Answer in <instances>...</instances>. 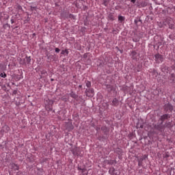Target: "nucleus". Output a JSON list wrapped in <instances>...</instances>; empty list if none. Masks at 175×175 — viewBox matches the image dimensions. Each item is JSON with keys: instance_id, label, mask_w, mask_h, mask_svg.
I'll return each mask as SVG.
<instances>
[{"instance_id": "nucleus-1", "label": "nucleus", "mask_w": 175, "mask_h": 175, "mask_svg": "<svg viewBox=\"0 0 175 175\" xmlns=\"http://www.w3.org/2000/svg\"><path fill=\"white\" fill-rule=\"evenodd\" d=\"M163 109L164 112L170 114V113H173V111L174 110V106L168 102L163 105Z\"/></svg>"}, {"instance_id": "nucleus-2", "label": "nucleus", "mask_w": 175, "mask_h": 175, "mask_svg": "<svg viewBox=\"0 0 175 175\" xmlns=\"http://www.w3.org/2000/svg\"><path fill=\"white\" fill-rule=\"evenodd\" d=\"M171 117H173V115L172 113H165L160 116V118H159V121H161V122L163 124L165 121L170 120Z\"/></svg>"}, {"instance_id": "nucleus-3", "label": "nucleus", "mask_w": 175, "mask_h": 175, "mask_svg": "<svg viewBox=\"0 0 175 175\" xmlns=\"http://www.w3.org/2000/svg\"><path fill=\"white\" fill-rule=\"evenodd\" d=\"M53 105H54V101L49 99L46 100V104H45L46 111H53Z\"/></svg>"}, {"instance_id": "nucleus-4", "label": "nucleus", "mask_w": 175, "mask_h": 175, "mask_svg": "<svg viewBox=\"0 0 175 175\" xmlns=\"http://www.w3.org/2000/svg\"><path fill=\"white\" fill-rule=\"evenodd\" d=\"M156 64H161L163 61H165V57L159 53H157L154 55Z\"/></svg>"}, {"instance_id": "nucleus-5", "label": "nucleus", "mask_w": 175, "mask_h": 175, "mask_svg": "<svg viewBox=\"0 0 175 175\" xmlns=\"http://www.w3.org/2000/svg\"><path fill=\"white\" fill-rule=\"evenodd\" d=\"M160 70L164 73V75H167V73H169L170 70V67L166 66V64H163L161 66H160Z\"/></svg>"}, {"instance_id": "nucleus-6", "label": "nucleus", "mask_w": 175, "mask_h": 175, "mask_svg": "<svg viewBox=\"0 0 175 175\" xmlns=\"http://www.w3.org/2000/svg\"><path fill=\"white\" fill-rule=\"evenodd\" d=\"M154 129H156V131H159V132H163L165 131V126L163 125V123H162V122L154 125Z\"/></svg>"}, {"instance_id": "nucleus-7", "label": "nucleus", "mask_w": 175, "mask_h": 175, "mask_svg": "<svg viewBox=\"0 0 175 175\" xmlns=\"http://www.w3.org/2000/svg\"><path fill=\"white\" fill-rule=\"evenodd\" d=\"M165 22L167 24L170 29H175L174 21L172 19V18H167Z\"/></svg>"}, {"instance_id": "nucleus-8", "label": "nucleus", "mask_w": 175, "mask_h": 175, "mask_svg": "<svg viewBox=\"0 0 175 175\" xmlns=\"http://www.w3.org/2000/svg\"><path fill=\"white\" fill-rule=\"evenodd\" d=\"M100 129L103 131L104 136H107V137H109V136H110V128L107 127V126H103Z\"/></svg>"}, {"instance_id": "nucleus-9", "label": "nucleus", "mask_w": 175, "mask_h": 175, "mask_svg": "<svg viewBox=\"0 0 175 175\" xmlns=\"http://www.w3.org/2000/svg\"><path fill=\"white\" fill-rule=\"evenodd\" d=\"M85 94L88 98H94V88H89L85 90Z\"/></svg>"}, {"instance_id": "nucleus-10", "label": "nucleus", "mask_w": 175, "mask_h": 175, "mask_svg": "<svg viewBox=\"0 0 175 175\" xmlns=\"http://www.w3.org/2000/svg\"><path fill=\"white\" fill-rule=\"evenodd\" d=\"M71 152L73 154V155H76L77 157H83V154H81V152H80V148L79 147H75L71 150Z\"/></svg>"}, {"instance_id": "nucleus-11", "label": "nucleus", "mask_w": 175, "mask_h": 175, "mask_svg": "<svg viewBox=\"0 0 175 175\" xmlns=\"http://www.w3.org/2000/svg\"><path fill=\"white\" fill-rule=\"evenodd\" d=\"M116 18H117V14H116V13H114V12L108 13L107 19L109 21H114L116 20Z\"/></svg>"}, {"instance_id": "nucleus-12", "label": "nucleus", "mask_w": 175, "mask_h": 175, "mask_svg": "<svg viewBox=\"0 0 175 175\" xmlns=\"http://www.w3.org/2000/svg\"><path fill=\"white\" fill-rule=\"evenodd\" d=\"M148 5V0H144L139 3H138L137 8H139V9L142 8H146V6H147Z\"/></svg>"}, {"instance_id": "nucleus-13", "label": "nucleus", "mask_w": 175, "mask_h": 175, "mask_svg": "<svg viewBox=\"0 0 175 175\" xmlns=\"http://www.w3.org/2000/svg\"><path fill=\"white\" fill-rule=\"evenodd\" d=\"M107 89V92H111L113 91H116V88L110 84L105 85Z\"/></svg>"}, {"instance_id": "nucleus-14", "label": "nucleus", "mask_w": 175, "mask_h": 175, "mask_svg": "<svg viewBox=\"0 0 175 175\" xmlns=\"http://www.w3.org/2000/svg\"><path fill=\"white\" fill-rule=\"evenodd\" d=\"M110 105L111 106H114L115 107H117L120 105V100H118L117 98H115L113 99Z\"/></svg>"}, {"instance_id": "nucleus-15", "label": "nucleus", "mask_w": 175, "mask_h": 175, "mask_svg": "<svg viewBox=\"0 0 175 175\" xmlns=\"http://www.w3.org/2000/svg\"><path fill=\"white\" fill-rule=\"evenodd\" d=\"M146 159H147V155L146 154L138 159V166H143V161H146Z\"/></svg>"}, {"instance_id": "nucleus-16", "label": "nucleus", "mask_w": 175, "mask_h": 175, "mask_svg": "<svg viewBox=\"0 0 175 175\" xmlns=\"http://www.w3.org/2000/svg\"><path fill=\"white\" fill-rule=\"evenodd\" d=\"M173 126H174V124H173L172 121H170V122L166 121L165 122L164 128H167L168 129H172V128H173Z\"/></svg>"}, {"instance_id": "nucleus-17", "label": "nucleus", "mask_w": 175, "mask_h": 175, "mask_svg": "<svg viewBox=\"0 0 175 175\" xmlns=\"http://www.w3.org/2000/svg\"><path fill=\"white\" fill-rule=\"evenodd\" d=\"M46 55L47 57V59H49L48 62H51V61H55V55H49L46 53Z\"/></svg>"}, {"instance_id": "nucleus-18", "label": "nucleus", "mask_w": 175, "mask_h": 175, "mask_svg": "<svg viewBox=\"0 0 175 175\" xmlns=\"http://www.w3.org/2000/svg\"><path fill=\"white\" fill-rule=\"evenodd\" d=\"M70 96L73 99H75V100H78L79 99V95L76 94L73 90L70 91V93L69 94Z\"/></svg>"}, {"instance_id": "nucleus-19", "label": "nucleus", "mask_w": 175, "mask_h": 175, "mask_svg": "<svg viewBox=\"0 0 175 175\" xmlns=\"http://www.w3.org/2000/svg\"><path fill=\"white\" fill-rule=\"evenodd\" d=\"M159 39V36H156L154 38V42L156 43V44L158 45V48H159V46H162V42L158 40Z\"/></svg>"}, {"instance_id": "nucleus-20", "label": "nucleus", "mask_w": 175, "mask_h": 175, "mask_svg": "<svg viewBox=\"0 0 175 175\" xmlns=\"http://www.w3.org/2000/svg\"><path fill=\"white\" fill-rule=\"evenodd\" d=\"M168 80L170 81V83H175V74H170L168 77Z\"/></svg>"}, {"instance_id": "nucleus-21", "label": "nucleus", "mask_w": 175, "mask_h": 175, "mask_svg": "<svg viewBox=\"0 0 175 175\" xmlns=\"http://www.w3.org/2000/svg\"><path fill=\"white\" fill-rule=\"evenodd\" d=\"M109 139V137L105 136V135H100L98 137L97 140H98L99 142H105V140H108Z\"/></svg>"}, {"instance_id": "nucleus-22", "label": "nucleus", "mask_w": 175, "mask_h": 175, "mask_svg": "<svg viewBox=\"0 0 175 175\" xmlns=\"http://www.w3.org/2000/svg\"><path fill=\"white\" fill-rule=\"evenodd\" d=\"M109 173H111L112 174L114 175H120V172H118V170H115L114 167L109 169Z\"/></svg>"}, {"instance_id": "nucleus-23", "label": "nucleus", "mask_w": 175, "mask_h": 175, "mask_svg": "<svg viewBox=\"0 0 175 175\" xmlns=\"http://www.w3.org/2000/svg\"><path fill=\"white\" fill-rule=\"evenodd\" d=\"M10 131V127H9V126L6 124L4 125L1 129V132H5V133H8V132H9Z\"/></svg>"}, {"instance_id": "nucleus-24", "label": "nucleus", "mask_w": 175, "mask_h": 175, "mask_svg": "<svg viewBox=\"0 0 175 175\" xmlns=\"http://www.w3.org/2000/svg\"><path fill=\"white\" fill-rule=\"evenodd\" d=\"M118 20L120 24H122V23L125 22V16H122V15H118Z\"/></svg>"}, {"instance_id": "nucleus-25", "label": "nucleus", "mask_w": 175, "mask_h": 175, "mask_svg": "<svg viewBox=\"0 0 175 175\" xmlns=\"http://www.w3.org/2000/svg\"><path fill=\"white\" fill-rule=\"evenodd\" d=\"M97 66H98L99 68H103V66H105V62H103V60L101 59L98 60Z\"/></svg>"}, {"instance_id": "nucleus-26", "label": "nucleus", "mask_w": 175, "mask_h": 175, "mask_svg": "<svg viewBox=\"0 0 175 175\" xmlns=\"http://www.w3.org/2000/svg\"><path fill=\"white\" fill-rule=\"evenodd\" d=\"M114 152L118 154V155H121V154H122V149L120 148H116L114 150Z\"/></svg>"}, {"instance_id": "nucleus-27", "label": "nucleus", "mask_w": 175, "mask_h": 175, "mask_svg": "<svg viewBox=\"0 0 175 175\" xmlns=\"http://www.w3.org/2000/svg\"><path fill=\"white\" fill-rule=\"evenodd\" d=\"M19 64L20 65H23V66H27V62H26L25 58L20 59Z\"/></svg>"}, {"instance_id": "nucleus-28", "label": "nucleus", "mask_w": 175, "mask_h": 175, "mask_svg": "<svg viewBox=\"0 0 175 175\" xmlns=\"http://www.w3.org/2000/svg\"><path fill=\"white\" fill-rule=\"evenodd\" d=\"M25 60H26V64H27V65H31V56L29 57L26 56Z\"/></svg>"}, {"instance_id": "nucleus-29", "label": "nucleus", "mask_w": 175, "mask_h": 175, "mask_svg": "<svg viewBox=\"0 0 175 175\" xmlns=\"http://www.w3.org/2000/svg\"><path fill=\"white\" fill-rule=\"evenodd\" d=\"M134 23L135 25H137V23H141V24H143V21H142V19L139 18H137L136 19H135Z\"/></svg>"}, {"instance_id": "nucleus-30", "label": "nucleus", "mask_w": 175, "mask_h": 175, "mask_svg": "<svg viewBox=\"0 0 175 175\" xmlns=\"http://www.w3.org/2000/svg\"><path fill=\"white\" fill-rule=\"evenodd\" d=\"M61 54L62 55H65V54L68 55L69 54V51H68V49L62 50Z\"/></svg>"}, {"instance_id": "nucleus-31", "label": "nucleus", "mask_w": 175, "mask_h": 175, "mask_svg": "<svg viewBox=\"0 0 175 175\" xmlns=\"http://www.w3.org/2000/svg\"><path fill=\"white\" fill-rule=\"evenodd\" d=\"M85 85L88 88H91V81H85Z\"/></svg>"}, {"instance_id": "nucleus-32", "label": "nucleus", "mask_w": 175, "mask_h": 175, "mask_svg": "<svg viewBox=\"0 0 175 175\" xmlns=\"http://www.w3.org/2000/svg\"><path fill=\"white\" fill-rule=\"evenodd\" d=\"M12 167L14 170H18L19 167L18 165H17V164L13 163L12 165Z\"/></svg>"}, {"instance_id": "nucleus-33", "label": "nucleus", "mask_w": 175, "mask_h": 175, "mask_svg": "<svg viewBox=\"0 0 175 175\" xmlns=\"http://www.w3.org/2000/svg\"><path fill=\"white\" fill-rule=\"evenodd\" d=\"M133 42H139L140 40V38L136 37V34H135L134 37L133 38Z\"/></svg>"}, {"instance_id": "nucleus-34", "label": "nucleus", "mask_w": 175, "mask_h": 175, "mask_svg": "<svg viewBox=\"0 0 175 175\" xmlns=\"http://www.w3.org/2000/svg\"><path fill=\"white\" fill-rule=\"evenodd\" d=\"M137 128H141V129H143L144 128V125L143 124L137 123Z\"/></svg>"}, {"instance_id": "nucleus-35", "label": "nucleus", "mask_w": 175, "mask_h": 175, "mask_svg": "<svg viewBox=\"0 0 175 175\" xmlns=\"http://www.w3.org/2000/svg\"><path fill=\"white\" fill-rule=\"evenodd\" d=\"M68 18H71V20H76V16L72 14H70V15H68Z\"/></svg>"}, {"instance_id": "nucleus-36", "label": "nucleus", "mask_w": 175, "mask_h": 175, "mask_svg": "<svg viewBox=\"0 0 175 175\" xmlns=\"http://www.w3.org/2000/svg\"><path fill=\"white\" fill-rule=\"evenodd\" d=\"M3 28L4 29H7L8 28H10V25H9L8 23H6V24L3 25Z\"/></svg>"}, {"instance_id": "nucleus-37", "label": "nucleus", "mask_w": 175, "mask_h": 175, "mask_svg": "<svg viewBox=\"0 0 175 175\" xmlns=\"http://www.w3.org/2000/svg\"><path fill=\"white\" fill-rule=\"evenodd\" d=\"M103 5H104V6H107V5H109V0H103Z\"/></svg>"}, {"instance_id": "nucleus-38", "label": "nucleus", "mask_w": 175, "mask_h": 175, "mask_svg": "<svg viewBox=\"0 0 175 175\" xmlns=\"http://www.w3.org/2000/svg\"><path fill=\"white\" fill-rule=\"evenodd\" d=\"M107 163V165H114V161L113 160H108Z\"/></svg>"}, {"instance_id": "nucleus-39", "label": "nucleus", "mask_w": 175, "mask_h": 175, "mask_svg": "<svg viewBox=\"0 0 175 175\" xmlns=\"http://www.w3.org/2000/svg\"><path fill=\"white\" fill-rule=\"evenodd\" d=\"M41 75L42 76H47V71H46V70L41 71Z\"/></svg>"}, {"instance_id": "nucleus-40", "label": "nucleus", "mask_w": 175, "mask_h": 175, "mask_svg": "<svg viewBox=\"0 0 175 175\" xmlns=\"http://www.w3.org/2000/svg\"><path fill=\"white\" fill-rule=\"evenodd\" d=\"M69 15H70L69 12H65L64 14V16L65 17V18H69Z\"/></svg>"}, {"instance_id": "nucleus-41", "label": "nucleus", "mask_w": 175, "mask_h": 175, "mask_svg": "<svg viewBox=\"0 0 175 175\" xmlns=\"http://www.w3.org/2000/svg\"><path fill=\"white\" fill-rule=\"evenodd\" d=\"M6 76H7V75L5 72L0 74V77H3V79L6 78Z\"/></svg>"}, {"instance_id": "nucleus-42", "label": "nucleus", "mask_w": 175, "mask_h": 175, "mask_svg": "<svg viewBox=\"0 0 175 175\" xmlns=\"http://www.w3.org/2000/svg\"><path fill=\"white\" fill-rule=\"evenodd\" d=\"M16 9H18V10H23V7H21L20 4H18L16 6Z\"/></svg>"}, {"instance_id": "nucleus-43", "label": "nucleus", "mask_w": 175, "mask_h": 175, "mask_svg": "<svg viewBox=\"0 0 175 175\" xmlns=\"http://www.w3.org/2000/svg\"><path fill=\"white\" fill-rule=\"evenodd\" d=\"M83 10H84V12H86V10H88V6L83 5Z\"/></svg>"}, {"instance_id": "nucleus-44", "label": "nucleus", "mask_w": 175, "mask_h": 175, "mask_svg": "<svg viewBox=\"0 0 175 175\" xmlns=\"http://www.w3.org/2000/svg\"><path fill=\"white\" fill-rule=\"evenodd\" d=\"M84 25H86V26L90 25V22H88V21H87V19L84 21Z\"/></svg>"}, {"instance_id": "nucleus-45", "label": "nucleus", "mask_w": 175, "mask_h": 175, "mask_svg": "<svg viewBox=\"0 0 175 175\" xmlns=\"http://www.w3.org/2000/svg\"><path fill=\"white\" fill-rule=\"evenodd\" d=\"M137 54V53L136 52V51H132V53H131V55L133 56V57H135V55Z\"/></svg>"}, {"instance_id": "nucleus-46", "label": "nucleus", "mask_w": 175, "mask_h": 175, "mask_svg": "<svg viewBox=\"0 0 175 175\" xmlns=\"http://www.w3.org/2000/svg\"><path fill=\"white\" fill-rule=\"evenodd\" d=\"M174 64L171 66V68L173 69V70H175V60L173 61Z\"/></svg>"}, {"instance_id": "nucleus-47", "label": "nucleus", "mask_w": 175, "mask_h": 175, "mask_svg": "<svg viewBox=\"0 0 175 175\" xmlns=\"http://www.w3.org/2000/svg\"><path fill=\"white\" fill-rule=\"evenodd\" d=\"M27 161L28 162H33V161H32V158H31V157H27Z\"/></svg>"}, {"instance_id": "nucleus-48", "label": "nucleus", "mask_w": 175, "mask_h": 175, "mask_svg": "<svg viewBox=\"0 0 175 175\" xmlns=\"http://www.w3.org/2000/svg\"><path fill=\"white\" fill-rule=\"evenodd\" d=\"M36 9V7L30 6V10H31V12H33V10H35Z\"/></svg>"}, {"instance_id": "nucleus-49", "label": "nucleus", "mask_w": 175, "mask_h": 175, "mask_svg": "<svg viewBox=\"0 0 175 175\" xmlns=\"http://www.w3.org/2000/svg\"><path fill=\"white\" fill-rule=\"evenodd\" d=\"M55 53H59V51H61V49H59V48H55Z\"/></svg>"}, {"instance_id": "nucleus-50", "label": "nucleus", "mask_w": 175, "mask_h": 175, "mask_svg": "<svg viewBox=\"0 0 175 175\" xmlns=\"http://www.w3.org/2000/svg\"><path fill=\"white\" fill-rule=\"evenodd\" d=\"M88 53H85L83 56V58H88Z\"/></svg>"}, {"instance_id": "nucleus-51", "label": "nucleus", "mask_w": 175, "mask_h": 175, "mask_svg": "<svg viewBox=\"0 0 175 175\" xmlns=\"http://www.w3.org/2000/svg\"><path fill=\"white\" fill-rule=\"evenodd\" d=\"M95 129H96V131L97 132H99V131L100 130V127L96 126V127H95Z\"/></svg>"}, {"instance_id": "nucleus-52", "label": "nucleus", "mask_w": 175, "mask_h": 175, "mask_svg": "<svg viewBox=\"0 0 175 175\" xmlns=\"http://www.w3.org/2000/svg\"><path fill=\"white\" fill-rule=\"evenodd\" d=\"M116 49H117L119 51H120L121 54H122V53H124V51L120 50V48H118V46H116Z\"/></svg>"}, {"instance_id": "nucleus-53", "label": "nucleus", "mask_w": 175, "mask_h": 175, "mask_svg": "<svg viewBox=\"0 0 175 175\" xmlns=\"http://www.w3.org/2000/svg\"><path fill=\"white\" fill-rule=\"evenodd\" d=\"M85 172H87L86 168H82L81 173H84Z\"/></svg>"}, {"instance_id": "nucleus-54", "label": "nucleus", "mask_w": 175, "mask_h": 175, "mask_svg": "<svg viewBox=\"0 0 175 175\" xmlns=\"http://www.w3.org/2000/svg\"><path fill=\"white\" fill-rule=\"evenodd\" d=\"M12 94L13 95H17V90H14Z\"/></svg>"}, {"instance_id": "nucleus-55", "label": "nucleus", "mask_w": 175, "mask_h": 175, "mask_svg": "<svg viewBox=\"0 0 175 175\" xmlns=\"http://www.w3.org/2000/svg\"><path fill=\"white\" fill-rule=\"evenodd\" d=\"M62 100H65V102H66L67 98H64V97H62Z\"/></svg>"}, {"instance_id": "nucleus-56", "label": "nucleus", "mask_w": 175, "mask_h": 175, "mask_svg": "<svg viewBox=\"0 0 175 175\" xmlns=\"http://www.w3.org/2000/svg\"><path fill=\"white\" fill-rule=\"evenodd\" d=\"M153 73H158V71L155 69H153V71H152Z\"/></svg>"}, {"instance_id": "nucleus-57", "label": "nucleus", "mask_w": 175, "mask_h": 175, "mask_svg": "<svg viewBox=\"0 0 175 175\" xmlns=\"http://www.w3.org/2000/svg\"><path fill=\"white\" fill-rule=\"evenodd\" d=\"M11 24H14V19L13 18L11 19Z\"/></svg>"}, {"instance_id": "nucleus-58", "label": "nucleus", "mask_w": 175, "mask_h": 175, "mask_svg": "<svg viewBox=\"0 0 175 175\" xmlns=\"http://www.w3.org/2000/svg\"><path fill=\"white\" fill-rule=\"evenodd\" d=\"M131 2H132V3H136V0H131Z\"/></svg>"}, {"instance_id": "nucleus-59", "label": "nucleus", "mask_w": 175, "mask_h": 175, "mask_svg": "<svg viewBox=\"0 0 175 175\" xmlns=\"http://www.w3.org/2000/svg\"><path fill=\"white\" fill-rule=\"evenodd\" d=\"M77 170L81 171V170H83V168H81L80 167H77Z\"/></svg>"}, {"instance_id": "nucleus-60", "label": "nucleus", "mask_w": 175, "mask_h": 175, "mask_svg": "<svg viewBox=\"0 0 175 175\" xmlns=\"http://www.w3.org/2000/svg\"><path fill=\"white\" fill-rule=\"evenodd\" d=\"M165 158H169V154H166L165 155Z\"/></svg>"}, {"instance_id": "nucleus-61", "label": "nucleus", "mask_w": 175, "mask_h": 175, "mask_svg": "<svg viewBox=\"0 0 175 175\" xmlns=\"http://www.w3.org/2000/svg\"><path fill=\"white\" fill-rule=\"evenodd\" d=\"M112 32H113V33H116V32H117V30L113 29V30L112 31Z\"/></svg>"}, {"instance_id": "nucleus-62", "label": "nucleus", "mask_w": 175, "mask_h": 175, "mask_svg": "<svg viewBox=\"0 0 175 175\" xmlns=\"http://www.w3.org/2000/svg\"><path fill=\"white\" fill-rule=\"evenodd\" d=\"M79 88H83V85H79Z\"/></svg>"}, {"instance_id": "nucleus-63", "label": "nucleus", "mask_w": 175, "mask_h": 175, "mask_svg": "<svg viewBox=\"0 0 175 175\" xmlns=\"http://www.w3.org/2000/svg\"><path fill=\"white\" fill-rule=\"evenodd\" d=\"M113 163H117V161L116 160H113Z\"/></svg>"}, {"instance_id": "nucleus-64", "label": "nucleus", "mask_w": 175, "mask_h": 175, "mask_svg": "<svg viewBox=\"0 0 175 175\" xmlns=\"http://www.w3.org/2000/svg\"><path fill=\"white\" fill-rule=\"evenodd\" d=\"M83 175H88V173H86V174H83Z\"/></svg>"}]
</instances>
